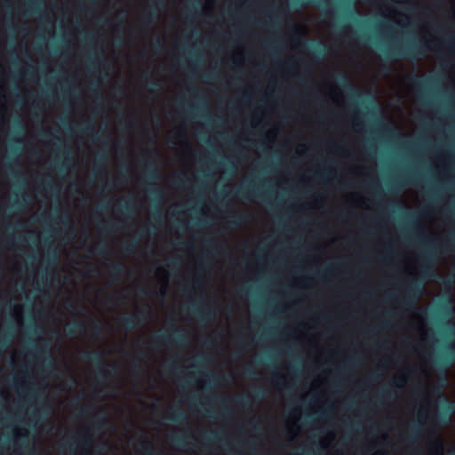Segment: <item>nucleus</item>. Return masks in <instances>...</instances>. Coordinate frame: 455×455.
<instances>
[{"mask_svg":"<svg viewBox=\"0 0 455 455\" xmlns=\"http://www.w3.org/2000/svg\"><path fill=\"white\" fill-rule=\"evenodd\" d=\"M51 257H52L53 262H56V260L58 259V253L55 251H48V260L49 261L51 259Z\"/></svg>","mask_w":455,"mask_h":455,"instance_id":"09e8293b","label":"nucleus"},{"mask_svg":"<svg viewBox=\"0 0 455 455\" xmlns=\"http://www.w3.org/2000/svg\"><path fill=\"white\" fill-rule=\"evenodd\" d=\"M40 2L41 0H28V4L32 13H36L39 12L40 8L37 4Z\"/></svg>","mask_w":455,"mask_h":455,"instance_id":"72a5a7b5","label":"nucleus"},{"mask_svg":"<svg viewBox=\"0 0 455 455\" xmlns=\"http://www.w3.org/2000/svg\"><path fill=\"white\" fill-rule=\"evenodd\" d=\"M147 85L148 87L149 92H155L156 90H158L161 88V83L159 80H156V81L148 80Z\"/></svg>","mask_w":455,"mask_h":455,"instance_id":"473e14b6","label":"nucleus"},{"mask_svg":"<svg viewBox=\"0 0 455 455\" xmlns=\"http://www.w3.org/2000/svg\"><path fill=\"white\" fill-rule=\"evenodd\" d=\"M147 318L148 314L139 311L135 314H124L118 321L126 330L132 331L140 326Z\"/></svg>","mask_w":455,"mask_h":455,"instance_id":"423d86ee","label":"nucleus"},{"mask_svg":"<svg viewBox=\"0 0 455 455\" xmlns=\"http://www.w3.org/2000/svg\"><path fill=\"white\" fill-rule=\"evenodd\" d=\"M8 345V341L5 339H0V347L4 348Z\"/></svg>","mask_w":455,"mask_h":455,"instance_id":"052dcab7","label":"nucleus"},{"mask_svg":"<svg viewBox=\"0 0 455 455\" xmlns=\"http://www.w3.org/2000/svg\"><path fill=\"white\" fill-rule=\"evenodd\" d=\"M188 92H191L194 95H198V93H199V91L196 88H194V87L193 88H189Z\"/></svg>","mask_w":455,"mask_h":455,"instance_id":"bf43d9fd","label":"nucleus"},{"mask_svg":"<svg viewBox=\"0 0 455 455\" xmlns=\"http://www.w3.org/2000/svg\"><path fill=\"white\" fill-rule=\"evenodd\" d=\"M81 358L85 362H90L94 364L97 374L101 380L108 379L109 371L105 369L104 357L101 351H83L81 353Z\"/></svg>","mask_w":455,"mask_h":455,"instance_id":"7ed1b4c3","label":"nucleus"},{"mask_svg":"<svg viewBox=\"0 0 455 455\" xmlns=\"http://www.w3.org/2000/svg\"><path fill=\"white\" fill-rule=\"evenodd\" d=\"M90 251L99 255H104L108 252V249L105 243H99L97 246L90 249Z\"/></svg>","mask_w":455,"mask_h":455,"instance_id":"393cba45","label":"nucleus"},{"mask_svg":"<svg viewBox=\"0 0 455 455\" xmlns=\"http://www.w3.org/2000/svg\"><path fill=\"white\" fill-rule=\"evenodd\" d=\"M109 275L113 277H118L124 270L125 267L121 262L111 261L108 265Z\"/></svg>","mask_w":455,"mask_h":455,"instance_id":"aec40b11","label":"nucleus"},{"mask_svg":"<svg viewBox=\"0 0 455 455\" xmlns=\"http://www.w3.org/2000/svg\"><path fill=\"white\" fill-rule=\"evenodd\" d=\"M422 422H415L411 424L409 427V432L407 435L408 443H413L418 441L420 437Z\"/></svg>","mask_w":455,"mask_h":455,"instance_id":"f3484780","label":"nucleus"},{"mask_svg":"<svg viewBox=\"0 0 455 455\" xmlns=\"http://www.w3.org/2000/svg\"><path fill=\"white\" fill-rule=\"evenodd\" d=\"M94 131V125L92 124V122L89 121L85 127L82 130L83 133H85V134H88L90 132H93Z\"/></svg>","mask_w":455,"mask_h":455,"instance_id":"a19ab883","label":"nucleus"},{"mask_svg":"<svg viewBox=\"0 0 455 455\" xmlns=\"http://www.w3.org/2000/svg\"><path fill=\"white\" fill-rule=\"evenodd\" d=\"M141 451L143 455H165L163 451L155 452L151 447L145 442L141 443Z\"/></svg>","mask_w":455,"mask_h":455,"instance_id":"a878e982","label":"nucleus"},{"mask_svg":"<svg viewBox=\"0 0 455 455\" xmlns=\"http://www.w3.org/2000/svg\"><path fill=\"white\" fill-rule=\"evenodd\" d=\"M406 378L404 376H400L394 379L393 384L397 387H402L404 386Z\"/></svg>","mask_w":455,"mask_h":455,"instance_id":"c9c22d12","label":"nucleus"},{"mask_svg":"<svg viewBox=\"0 0 455 455\" xmlns=\"http://www.w3.org/2000/svg\"><path fill=\"white\" fill-rule=\"evenodd\" d=\"M27 204V196L26 195H22L21 196V200L20 199H17L13 204H12V208L16 211H22L25 206Z\"/></svg>","mask_w":455,"mask_h":455,"instance_id":"bb28decb","label":"nucleus"},{"mask_svg":"<svg viewBox=\"0 0 455 455\" xmlns=\"http://www.w3.org/2000/svg\"><path fill=\"white\" fill-rule=\"evenodd\" d=\"M65 333L69 337H75L76 334L86 332L85 323L81 319H76L65 326Z\"/></svg>","mask_w":455,"mask_h":455,"instance_id":"9b49d317","label":"nucleus"},{"mask_svg":"<svg viewBox=\"0 0 455 455\" xmlns=\"http://www.w3.org/2000/svg\"><path fill=\"white\" fill-rule=\"evenodd\" d=\"M44 185L47 190H53V188H55L52 181L44 182Z\"/></svg>","mask_w":455,"mask_h":455,"instance_id":"3c124183","label":"nucleus"},{"mask_svg":"<svg viewBox=\"0 0 455 455\" xmlns=\"http://www.w3.org/2000/svg\"><path fill=\"white\" fill-rule=\"evenodd\" d=\"M372 455H386L383 451H376Z\"/></svg>","mask_w":455,"mask_h":455,"instance_id":"774afa93","label":"nucleus"},{"mask_svg":"<svg viewBox=\"0 0 455 455\" xmlns=\"http://www.w3.org/2000/svg\"><path fill=\"white\" fill-rule=\"evenodd\" d=\"M227 196H230L232 197L236 198H243L248 201H251L252 198H260L263 199V201L269 204V202L263 194L259 192L255 189L254 186L249 184V185H243L240 188H236L234 192L228 193L226 195Z\"/></svg>","mask_w":455,"mask_h":455,"instance_id":"39448f33","label":"nucleus"},{"mask_svg":"<svg viewBox=\"0 0 455 455\" xmlns=\"http://www.w3.org/2000/svg\"><path fill=\"white\" fill-rule=\"evenodd\" d=\"M207 380L211 386L213 384L215 385L216 382L220 379V376L219 374L212 375V374H207Z\"/></svg>","mask_w":455,"mask_h":455,"instance_id":"4c0bfd02","label":"nucleus"},{"mask_svg":"<svg viewBox=\"0 0 455 455\" xmlns=\"http://www.w3.org/2000/svg\"><path fill=\"white\" fill-rule=\"evenodd\" d=\"M310 3L311 2H309L307 0H294L293 1L294 5H298V6H305ZM313 3L318 4L321 8L323 9L329 4V0H317Z\"/></svg>","mask_w":455,"mask_h":455,"instance_id":"5701e85b","label":"nucleus"},{"mask_svg":"<svg viewBox=\"0 0 455 455\" xmlns=\"http://www.w3.org/2000/svg\"><path fill=\"white\" fill-rule=\"evenodd\" d=\"M383 132L387 133V134H390L395 138H400V134L394 129L392 128L391 126H386L383 128Z\"/></svg>","mask_w":455,"mask_h":455,"instance_id":"e433bc0d","label":"nucleus"},{"mask_svg":"<svg viewBox=\"0 0 455 455\" xmlns=\"http://www.w3.org/2000/svg\"><path fill=\"white\" fill-rule=\"evenodd\" d=\"M210 402L217 403H222L225 405L226 399L220 394L215 395L214 397L210 400Z\"/></svg>","mask_w":455,"mask_h":455,"instance_id":"58836bf2","label":"nucleus"},{"mask_svg":"<svg viewBox=\"0 0 455 455\" xmlns=\"http://www.w3.org/2000/svg\"><path fill=\"white\" fill-rule=\"evenodd\" d=\"M204 283V275L199 273V271H196L194 280V285L195 287H201Z\"/></svg>","mask_w":455,"mask_h":455,"instance_id":"f704fd0d","label":"nucleus"},{"mask_svg":"<svg viewBox=\"0 0 455 455\" xmlns=\"http://www.w3.org/2000/svg\"><path fill=\"white\" fill-rule=\"evenodd\" d=\"M245 372H246V374H247L248 376H252V374H253V372H252V371H251V368H247V369L245 370Z\"/></svg>","mask_w":455,"mask_h":455,"instance_id":"338daca9","label":"nucleus"},{"mask_svg":"<svg viewBox=\"0 0 455 455\" xmlns=\"http://www.w3.org/2000/svg\"><path fill=\"white\" fill-rule=\"evenodd\" d=\"M382 396L383 397H387V398H389L391 397V393H390V390L388 389H385L382 393Z\"/></svg>","mask_w":455,"mask_h":455,"instance_id":"4d7b16f0","label":"nucleus"},{"mask_svg":"<svg viewBox=\"0 0 455 455\" xmlns=\"http://www.w3.org/2000/svg\"><path fill=\"white\" fill-rule=\"evenodd\" d=\"M140 292L143 295H149L151 294V291L149 289H141L140 290Z\"/></svg>","mask_w":455,"mask_h":455,"instance_id":"13d9d810","label":"nucleus"},{"mask_svg":"<svg viewBox=\"0 0 455 455\" xmlns=\"http://www.w3.org/2000/svg\"><path fill=\"white\" fill-rule=\"evenodd\" d=\"M455 414V403L444 399L442 403L441 409L435 416V420L440 425H446L451 418Z\"/></svg>","mask_w":455,"mask_h":455,"instance_id":"6e6552de","label":"nucleus"},{"mask_svg":"<svg viewBox=\"0 0 455 455\" xmlns=\"http://www.w3.org/2000/svg\"><path fill=\"white\" fill-rule=\"evenodd\" d=\"M132 369L136 373H139V372L142 371L140 365L139 363H135V362L132 363Z\"/></svg>","mask_w":455,"mask_h":455,"instance_id":"8fccbe9b","label":"nucleus"},{"mask_svg":"<svg viewBox=\"0 0 455 455\" xmlns=\"http://www.w3.org/2000/svg\"><path fill=\"white\" fill-rule=\"evenodd\" d=\"M119 206H120V208H121V210H122V212H131V211H132V202H131V201H127V200H125V201H121V202L119 203Z\"/></svg>","mask_w":455,"mask_h":455,"instance_id":"7c9ffc66","label":"nucleus"},{"mask_svg":"<svg viewBox=\"0 0 455 455\" xmlns=\"http://www.w3.org/2000/svg\"><path fill=\"white\" fill-rule=\"evenodd\" d=\"M337 82L342 89L348 92L351 100H361L363 99V92L353 84L346 74L339 75L337 77Z\"/></svg>","mask_w":455,"mask_h":455,"instance_id":"1a4fd4ad","label":"nucleus"},{"mask_svg":"<svg viewBox=\"0 0 455 455\" xmlns=\"http://www.w3.org/2000/svg\"><path fill=\"white\" fill-rule=\"evenodd\" d=\"M235 403L243 406L244 409H247L250 407L251 403L248 396H236L233 400Z\"/></svg>","mask_w":455,"mask_h":455,"instance_id":"cd10ccee","label":"nucleus"},{"mask_svg":"<svg viewBox=\"0 0 455 455\" xmlns=\"http://www.w3.org/2000/svg\"><path fill=\"white\" fill-rule=\"evenodd\" d=\"M172 443L175 447L180 450H183L185 447L190 444L188 436L187 435H172Z\"/></svg>","mask_w":455,"mask_h":455,"instance_id":"6ab92c4d","label":"nucleus"},{"mask_svg":"<svg viewBox=\"0 0 455 455\" xmlns=\"http://www.w3.org/2000/svg\"><path fill=\"white\" fill-rule=\"evenodd\" d=\"M432 81V77L423 78L418 76H411L409 77L410 84H411L415 89L419 91L426 89L431 84Z\"/></svg>","mask_w":455,"mask_h":455,"instance_id":"dca6fc26","label":"nucleus"},{"mask_svg":"<svg viewBox=\"0 0 455 455\" xmlns=\"http://www.w3.org/2000/svg\"><path fill=\"white\" fill-rule=\"evenodd\" d=\"M174 341L178 344H183L185 342V336L181 330L173 329L170 335L164 332L156 333L148 342L157 347L172 344Z\"/></svg>","mask_w":455,"mask_h":455,"instance_id":"20e7f679","label":"nucleus"},{"mask_svg":"<svg viewBox=\"0 0 455 455\" xmlns=\"http://www.w3.org/2000/svg\"><path fill=\"white\" fill-rule=\"evenodd\" d=\"M424 244L427 246V251L419 270V275L422 279L409 281L405 288L403 303L408 310L416 309L419 298L424 291L425 280L434 276L435 274L431 263L438 254L437 248L432 240H427Z\"/></svg>","mask_w":455,"mask_h":455,"instance_id":"f257e3e1","label":"nucleus"},{"mask_svg":"<svg viewBox=\"0 0 455 455\" xmlns=\"http://www.w3.org/2000/svg\"><path fill=\"white\" fill-rule=\"evenodd\" d=\"M122 249H123L126 253H131V252L132 251V249H133V244L124 243V244H122Z\"/></svg>","mask_w":455,"mask_h":455,"instance_id":"49530a36","label":"nucleus"},{"mask_svg":"<svg viewBox=\"0 0 455 455\" xmlns=\"http://www.w3.org/2000/svg\"><path fill=\"white\" fill-rule=\"evenodd\" d=\"M330 149L333 150V151H336V152H339V151L342 150V148H340V147H330Z\"/></svg>","mask_w":455,"mask_h":455,"instance_id":"69168bd1","label":"nucleus"},{"mask_svg":"<svg viewBox=\"0 0 455 455\" xmlns=\"http://www.w3.org/2000/svg\"><path fill=\"white\" fill-rule=\"evenodd\" d=\"M429 50V42H423L420 44L413 43L387 50L384 52V54L387 60H391L393 57L419 59L425 56L426 52Z\"/></svg>","mask_w":455,"mask_h":455,"instance_id":"f03ea898","label":"nucleus"},{"mask_svg":"<svg viewBox=\"0 0 455 455\" xmlns=\"http://www.w3.org/2000/svg\"><path fill=\"white\" fill-rule=\"evenodd\" d=\"M79 438L81 439L83 444L86 447H91L92 445V435L89 434V432H86L81 435H79Z\"/></svg>","mask_w":455,"mask_h":455,"instance_id":"c756f323","label":"nucleus"},{"mask_svg":"<svg viewBox=\"0 0 455 455\" xmlns=\"http://www.w3.org/2000/svg\"><path fill=\"white\" fill-rule=\"evenodd\" d=\"M204 439H205V441H215V440H218L220 438L217 432H212V433H211V435H205Z\"/></svg>","mask_w":455,"mask_h":455,"instance_id":"79ce46f5","label":"nucleus"},{"mask_svg":"<svg viewBox=\"0 0 455 455\" xmlns=\"http://www.w3.org/2000/svg\"><path fill=\"white\" fill-rule=\"evenodd\" d=\"M265 396V391L263 389L258 388L254 392V397L257 400L262 399Z\"/></svg>","mask_w":455,"mask_h":455,"instance_id":"37998d69","label":"nucleus"},{"mask_svg":"<svg viewBox=\"0 0 455 455\" xmlns=\"http://www.w3.org/2000/svg\"><path fill=\"white\" fill-rule=\"evenodd\" d=\"M164 0H155V4H150L148 12L143 16V25L149 28L154 25L156 12L159 11V7L156 4H162Z\"/></svg>","mask_w":455,"mask_h":455,"instance_id":"f8f14e48","label":"nucleus"},{"mask_svg":"<svg viewBox=\"0 0 455 455\" xmlns=\"http://www.w3.org/2000/svg\"><path fill=\"white\" fill-rule=\"evenodd\" d=\"M329 172H324L323 173H315V177L319 178L322 181H327Z\"/></svg>","mask_w":455,"mask_h":455,"instance_id":"de8ad7c7","label":"nucleus"},{"mask_svg":"<svg viewBox=\"0 0 455 455\" xmlns=\"http://www.w3.org/2000/svg\"><path fill=\"white\" fill-rule=\"evenodd\" d=\"M100 331H101V327H100V323L95 321L92 322L89 328L90 334L93 337H97L100 335Z\"/></svg>","mask_w":455,"mask_h":455,"instance_id":"c85d7f7f","label":"nucleus"},{"mask_svg":"<svg viewBox=\"0 0 455 455\" xmlns=\"http://www.w3.org/2000/svg\"><path fill=\"white\" fill-rule=\"evenodd\" d=\"M44 354H46V358L44 360V363L46 366H49V367H52L54 365V361L53 359L50 356V355L48 354V352H44Z\"/></svg>","mask_w":455,"mask_h":455,"instance_id":"c03bdc74","label":"nucleus"},{"mask_svg":"<svg viewBox=\"0 0 455 455\" xmlns=\"http://www.w3.org/2000/svg\"><path fill=\"white\" fill-rule=\"evenodd\" d=\"M448 45H449L451 49H455V40L451 39V40L448 42Z\"/></svg>","mask_w":455,"mask_h":455,"instance_id":"e2e57ef3","label":"nucleus"},{"mask_svg":"<svg viewBox=\"0 0 455 455\" xmlns=\"http://www.w3.org/2000/svg\"><path fill=\"white\" fill-rule=\"evenodd\" d=\"M78 412L80 416H84L87 414V407H81Z\"/></svg>","mask_w":455,"mask_h":455,"instance_id":"864d4df0","label":"nucleus"},{"mask_svg":"<svg viewBox=\"0 0 455 455\" xmlns=\"http://www.w3.org/2000/svg\"><path fill=\"white\" fill-rule=\"evenodd\" d=\"M163 44H164V40L160 37H157L156 42L154 43L153 46L156 48V49H162L163 48Z\"/></svg>","mask_w":455,"mask_h":455,"instance_id":"a18cd8bd","label":"nucleus"},{"mask_svg":"<svg viewBox=\"0 0 455 455\" xmlns=\"http://www.w3.org/2000/svg\"><path fill=\"white\" fill-rule=\"evenodd\" d=\"M437 368H442L444 371L455 362V345H448L444 351L433 360Z\"/></svg>","mask_w":455,"mask_h":455,"instance_id":"0eeeda50","label":"nucleus"},{"mask_svg":"<svg viewBox=\"0 0 455 455\" xmlns=\"http://www.w3.org/2000/svg\"><path fill=\"white\" fill-rule=\"evenodd\" d=\"M191 310L196 313L199 321L204 323H209L213 317V314L209 306H204L201 308H197L196 304L195 303L192 305Z\"/></svg>","mask_w":455,"mask_h":455,"instance_id":"ddd939ff","label":"nucleus"},{"mask_svg":"<svg viewBox=\"0 0 455 455\" xmlns=\"http://www.w3.org/2000/svg\"><path fill=\"white\" fill-rule=\"evenodd\" d=\"M249 99H250V94L248 92H245L243 94V96H242L243 101H247Z\"/></svg>","mask_w":455,"mask_h":455,"instance_id":"680f3d73","label":"nucleus"},{"mask_svg":"<svg viewBox=\"0 0 455 455\" xmlns=\"http://www.w3.org/2000/svg\"><path fill=\"white\" fill-rule=\"evenodd\" d=\"M406 220H407L408 226L410 228H411L413 233L415 234V235L417 236V238L419 240L421 241L422 238L426 237V233L423 231V229L421 228V226L419 225L417 213L408 212L406 214Z\"/></svg>","mask_w":455,"mask_h":455,"instance_id":"9d476101","label":"nucleus"},{"mask_svg":"<svg viewBox=\"0 0 455 455\" xmlns=\"http://www.w3.org/2000/svg\"><path fill=\"white\" fill-rule=\"evenodd\" d=\"M303 44L307 46L311 51V52L316 57H323L326 53V47L321 42L315 43L312 41L306 40L303 42Z\"/></svg>","mask_w":455,"mask_h":455,"instance_id":"2eb2a0df","label":"nucleus"},{"mask_svg":"<svg viewBox=\"0 0 455 455\" xmlns=\"http://www.w3.org/2000/svg\"><path fill=\"white\" fill-rule=\"evenodd\" d=\"M451 303V299H448L444 303H442L435 312V316L442 320L449 319L452 315Z\"/></svg>","mask_w":455,"mask_h":455,"instance_id":"4468645a","label":"nucleus"},{"mask_svg":"<svg viewBox=\"0 0 455 455\" xmlns=\"http://www.w3.org/2000/svg\"><path fill=\"white\" fill-rule=\"evenodd\" d=\"M12 174L13 177L22 178V175L20 172L13 171Z\"/></svg>","mask_w":455,"mask_h":455,"instance_id":"0e129e2a","label":"nucleus"},{"mask_svg":"<svg viewBox=\"0 0 455 455\" xmlns=\"http://www.w3.org/2000/svg\"><path fill=\"white\" fill-rule=\"evenodd\" d=\"M50 409L51 406L49 405V403H45V405L42 407V411H44L46 414H48Z\"/></svg>","mask_w":455,"mask_h":455,"instance_id":"6e6d98bb","label":"nucleus"},{"mask_svg":"<svg viewBox=\"0 0 455 455\" xmlns=\"http://www.w3.org/2000/svg\"><path fill=\"white\" fill-rule=\"evenodd\" d=\"M107 159V155L105 153L99 154L94 161V171L100 172L104 171L106 173L105 163Z\"/></svg>","mask_w":455,"mask_h":455,"instance_id":"412c9836","label":"nucleus"},{"mask_svg":"<svg viewBox=\"0 0 455 455\" xmlns=\"http://www.w3.org/2000/svg\"><path fill=\"white\" fill-rule=\"evenodd\" d=\"M152 193L156 197H160L162 196V192L159 189L153 188Z\"/></svg>","mask_w":455,"mask_h":455,"instance_id":"603ef678","label":"nucleus"},{"mask_svg":"<svg viewBox=\"0 0 455 455\" xmlns=\"http://www.w3.org/2000/svg\"><path fill=\"white\" fill-rule=\"evenodd\" d=\"M169 419L175 423H183L187 420V416L181 410H175L170 414Z\"/></svg>","mask_w":455,"mask_h":455,"instance_id":"4be33fe9","label":"nucleus"},{"mask_svg":"<svg viewBox=\"0 0 455 455\" xmlns=\"http://www.w3.org/2000/svg\"><path fill=\"white\" fill-rule=\"evenodd\" d=\"M92 418H93L96 427H101V425L106 422L105 417L100 418V417H97L96 415H93Z\"/></svg>","mask_w":455,"mask_h":455,"instance_id":"ea45409f","label":"nucleus"},{"mask_svg":"<svg viewBox=\"0 0 455 455\" xmlns=\"http://www.w3.org/2000/svg\"><path fill=\"white\" fill-rule=\"evenodd\" d=\"M102 63V59L100 56L96 57H90L88 59V65L89 67H99Z\"/></svg>","mask_w":455,"mask_h":455,"instance_id":"2f4dec72","label":"nucleus"},{"mask_svg":"<svg viewBox=\"0 0 455 455\" xmlns=\"http://www.w3.org/2000/svg\"><path fill=\"white\" fill-rule=\"evenodd\" d=\"M245 218H246V215L243 213L233 214V219L229 221V224L233 228H237L242 224V222H243L245 220Z\"/></svg>","mask_w":455,"mask_h":455,"instance_id":"b1692460","label":"nucleus"},{"mask_svg":"<svg viewBox=\"0 0 455 455\" xmlns=\"http://www.w3.org/2000/svg\"><path fill=\"white\" fill-rule=\"evenodd\" d=\"M147 180L149 182L155 183L159 179V172L156 171L153 163L146 162L144 164Z\"/></svg>","mask_w":455,"mask_h":455,"instance_id":"a211bd4d","label":"nucleus"},{"mask_svg":"<svg viewBox=\"0 0 455 455\" xmlns=\"http://www.w3.org/2000/svg\"><path fill=\"white\" fill-rule=\"evenodd\" d=\"M136 356H137L140 360H142V359H144V358H145L146 355H145V353H144L142 350H140V351H139V352L136 354Z\"/></svg>","mask_w":455,"mask_h":455,"instance_id":"5fc2aeb1","label":"nucleus"}]
</instances>
